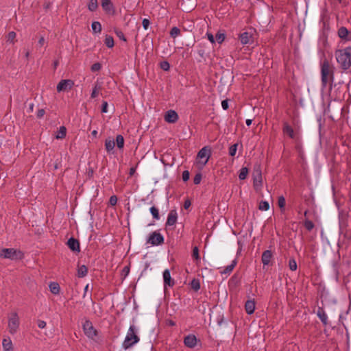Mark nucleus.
Listing matches in <instances>:
<instances>
[{"instance_id":"obj_1","label":"nucleus","mask_w":351,"mask_h":351,"mask_svg":"<svg viewBox=\"0 0 351 351\" xmlns=\"http://www.w3.org/2000/svg\"><path fill=\"white\" fill-rule=\"evenodd\" d=\"M335 58L339 67L343 71L349 69L351 66V47H346L335 51Z\"/></svg>"},{"instance_id":"obj_2","label":"nucleus","mask_w":351,"mask_h":351,"mask_svg":"<svg viewBox=\"0 0 351 351\" xmlns=\"http://www.w3.org/2000/svg\"><path fill=\"white\" fill-rule=\"evenodd\" d=\"M322 83L324 87L333 82L334 80V66L325 59L321 66Z\"/></svg>"},{"instance_id":"obj_3","label":"nucleus","mask_w":351,"mask_h":351,"mask_svg":"<svg viewBox=\"0 0 351 351\" xmlns=\"http://www.w3.org/2000/svg\"><path fill=\"white\" fill-rule=\"evenodd\" d=\"M140 339L136 334V329L134 325L130 326L125 340L123 343V348L128 349L139 341Z\"/></svg>"},{"instance_id":"obj_4","label":"nucleus","mask_w":351,"mask_h":351,"mask_svg":"<svg viewBox=\"0 0 351 351\" xmlns=\"http://www.w3.org/2000/svg\"><path fill=\"white\" fill-rule=\"evenodd\" d=\"M254 187L256 191L260 189L262 186V172L261 165L256 164L254 165V171L252 173Z\"/></svg>"},{"instance_id":"obj_5","label":"nucleus","mask_w":351,"mask_h":351,"mask_svg":"<svg viewBox=\"0 0 351 351\" xmlns=\"http://www.w3.org/2000/svg\"><path fill=\"white\" fill-rule=\"evenodd\" d=\"M19 326V318L16 312L11 313L9 321L8 328L10 333L14 334L16 332Z\"/></svg>"},{"instance_id":"obj_6","label":"nucleus","mask_w":351,"mask_h":351,"mask_svg":"<svg viewBox=\"0 0 351 351\" xmlns=\"http://www.w3.org/2000/svg\"><path fill=\"white\" fill-rule=\"evenodd\" d=\"M163 243V236L156 231L152 232L147 240V243L151 244L152 245H159Z\"/></svg>"},{"instance_id":"obj_7","label":"nucleus","mask_w":351,"mask_h":351,"mask_svg":"<svg viewBox=\"0 0 351 351\" xmlns=\"http://www.w3.org/2000/svg\"><path fill=\"white\" fill-rule=\"evenodd\" d=\"M210 155V149L207 147L201 149L197 156L198 162L201 163L202 166H204L208 161Z\"/></svg>"},{"instance_id":"obj_8","label":"nucleus","mask_w":351,"mask_h":351,"mask_svg":"<svg viewBox=\"0 0 351 351\" xmlns=\"http://www.w3.org/2000/svg\"><path fill=\"white\" fill-rule=\"evenodd\" d=\"M18 254L20 252L14 248H3L0 251V257L13 260L17 258Z\"/></svg>"},{"instance_id":"obj_9","label":"nucleus","mask_w":351,"mask_h":351,"mask_svg":"<svg viewBox=\"0 0 351 351\" xmlns=\"http://www.w3.org/2000/svg\"><path fill=\"white\" fill-rule=\"evenodd\" d=\"M255 29L248 28L245 32H243V45L252 44L254 40Z\"/></svg>"},{"instance_id":"obj_10","label":"nucleus","mask_w":351,"mask_h":351,"mask_svg":"<svg viewBox=\"0 0 351 351\" xmlns=\"http://www.w3.org/2000/svg\"><path fill=\"white\" fill-rule=\"evenodd\" d=\"M74 82L71 80H62L57 85V91L58 93L66 91L72 88Z\"/></svg>"},{"instance_id":"obj_11","label":"nucleus","mask_w":351,"mask_h":351,"mask_svg":"<svg viewBox=\"0 0 351 351\" xmlns=\"http://www.w3.org/2000/svg\"><path fill=\"white\" fill-rule=\"evenodd\" d=\"M83 329L85 334L89 338L93 339L97 336V332L93 326L92 323L90 321H86L83 325Z\"/></svg>"},{"instance_id":"obj_12","label":"nucleus","mask_w":351,"mask_h":351,"mask_svg":"<svg viewBox=\"0 0 351 351\" xmlns=\"http://www.w3.org/2000/svg\"><path fill=\"white\" fill-rule=\"evenodd\" d=\"M178 119V115L175 110H168L165 115V121L173 123H176Z\"/></svg>"},{"instance_id":"obj_13","label":"nucleus","mask_w":351,"mask_h":351,"mask_svg":"<svg viewBox=\"0 0 351 351\" xmlns=\"http://www.w3.org/2000/svg\"><path fill=\"white\" fill-rule=\"evenodd\" d=\"M197 338L194 335H189L184 339V345L190 348L195 347L197 345Z\"/></svg>"},{"instance_id":"obj_14","label":"nucleus","mask_w":351,"mask_h":351,"mask_svg":"<svg viewBox=\"0 0 351 351\" xmlns=\"http://www.w3.org/2000/svg\"><path fill=\"white\" fill-rule=\"evenodd\" d=\"M178 219V213L176 210H171L168 214L166 226H171L176 224Z\"/></svg>"},{"instance_id":"obj_15","label":"nucleus","mask_w":351,"mask_h":351,"mask_svg":"<svg viewBox=\"0 0 351 351\" xmlns=\"http://www.w3.org/2000/svg\"><path fill=\"white\" fill-rule=\"evenodd\" d=\"M67 245L73 252L80 251V243L78 240L74 239L73 237L70 238L67 241Z\"/></svg>"},{"instance_id":"obj_16","label":"nucleus","mask_w":351,"mask_h":351,"mask_svg":"<svg viewBox=\"0 0 351 351\" xmlns=\"http://www.w3.org/2000/svg\"><path fill=\"white\" fill-rule=\"evenodd\" d=\"M338 36L343 40H351V32L345 27H341L338 30Z\"/></svg>"},{"instance_id":"obj_17","label":"nucleus","mask_w":351,"mask_h":351,"mask_svg":"<svg viewBox=\"0 0 351 351\" xmlns=\"http://www.w3.org/2000/svg\"><path fill=\"white\" fill-rule=\"evenodd\" d=\"M164 286L173 287L174 285V280L171 278L170 271L169 269H165L163 272Z\"/></svg>"},{"instance_id":"obj_18","label":"nucleus","mask_w":351,"mask_h":351,"mask_svg":"<svg viewBox=\"0 0 351 351\" xmlns=\"http://www.w3.org/2000/svg\"><path fill=\"white\" fill-rule=\"evenodd\" d=\"M255 301L254 300H248L245 304V310L249 315L252 314L255 310Z\"/></svg>"},{"instance_id":"obj_19","label":"nucleus","mask_w":351,"mask_h":351,"mask_svg":"<svg viewBox=\"0 0 351 351\" xmlns=\"http://www.w3.org/2000/svg\"><path fill=\"white\" fill-rule=\"evenodd\" d=\"M272 258V253L270 250H265L262 254V263L263 265H267L270 263Z\"/></svg>"},{"instance_id":"obj_20","label":"nucleus","mask_w":351,"mask_h":351,"mask_svg":"<svg viewBox=\"0 0 351 351\" xmlns=\"http://www.w3.org/2000/svg\"><path fill=\"white\" fill-rule=\"evenodd\" d=\"M317 315L320 319L324 325L328 324V316L322 308L319 307L317 311Z\"/></svg>"},{"instance_id":"obj_21","label":"nucleus","mask_w":351,"mask_h":351,"mask_svg":"<svg viewBox=\"0 0 351 351\" xmlns=\"http://www.w3.org/2000/svg\"><path fill=\"white\" fill-rule=\"evenodd\" d=\"M283 132L291 138H294L295 137V134L293 128L287 123H285L283 125Z\"/></svg>"},{"instance_id":"obj_22","label":"nucleus","mask_w":351,"mask_h":351,"mask_svg":"<svg viewBox=\"0 0 351 351\" xmlns=\"http://www.w3.org/2000/svg\"><path fill=\"white\" fill-rule=\"evenodd\" d=\"M50 291L55 295H58L60 293V287L58 282H52L49 284Z\"/></svg>"},{"instance_id":"obj_23","label":"nucleus","mask_w":351,"mask_h":351,"mask_svg":"<svg viewBox=\"0 0 351 351\" xmlns=\"http://www.w3.org/2000/svg\"><path fill=\"white\" fill-rule=\"evenodd\" d=\"M101 88H102L101 84L98 82H96L93 88V91L91 93L90 97L92 99L97 97L99 95V91L101 90Z\"/></svg>"},{"instance_id":"obj_24","label":"nucleus","mask_w":351,"mask_h":351,"mask_svg":"<svg viewBox=\"0 0 351 351\" xmlns=\"http://www.w3.org/2000/svg\"><path fill=\"white\" fill-rule=\"evenodd\" d=\"M101 6L106 12H110L113 8V5L110 0H101Z\"/></svg>"},{"instance_id":"obj_25","label":"nucleus","mask_w":351,"mask_h":351,"mask_svg":"<svg viewBox=\"0 0 351 351\" xmlns=\"http://www.w3.org/2000/svg\"><path fill=\"white\" fill-rule=\"evenodd\" d=\"M2 345L5 351H10L12 350V343L10 338L3 339Z\"/></svg>"},{"instance_id":"obj_26","label":"nucleus","mask_w":351,"mask_h":351,"mask_svg":"<svg viewBox=\"0 0 351 351\" xmlns=\"http://www.w3.org/2000/svg\"><path fill=\"white\" fill-rule=\"evenodd\" d=\"M115 145V142L114 140H111L110 138L106 139L105 141V147L108 152H110L113 150Z\"/></svg>"},{"instance_id":"obj_27","label":"nucleus","mask_w":351,"mask_h":351,"mask_svg":"<svg viewBox=\"0 0 351 351\" xmlns=\"http://www.w3.org/2000/svg\"><path fill=\"white\" fill-rule=\"evenodd\" d=\"M88 273V268L85 265L79 266L77 269V276L79 278H83L86 276Z\"/></svg>"},{"instance_id":"obj_28","label":"nucleus","mask_w":351,"mask_h":351,"mask_svg":"<svg viewBox=\"0 0 351 351\" xmlns=\"http://www.w3.org/2000/svg\"><path fill=\"white\" fill-rule=\"evenodd\" d=\"M66 134V129L64 126H61L58 131V133L56 136L57 139H62L65 137Z\"/></svg>"},{"instance_id":"obj_29","label":"nucleus","mask_w":351,"mask_h":351,"mask_svg":"<svg viewBox=\"0 0 351 351\" xmlns=\"http://www.w3.org/2000/svg\"><path fill=\"white\" fill-rule=\"evenodd\" d=\"M92 29L95 33H100L101 31V25L98 21H94L91 25Z\"/></svg>"},{"instance_id":"obj_30","label":"nucleus","mask_w":351,"mask_h":351,"mask_svg":"<svg viewBox=\"0 0 351 351\" xmlns=\"http://www.w3.org/2000/svg\"><path fill=\"white\" fill-rule=\"evenodd\" d=\"M191 287L195 291H197L200 289V282L199 279L194 278L191 282Z\"/></svg>"},{"instance_id":"obj_31","label":"nucleus","mask_w":351,"mask_h":351,"mask_svg":"<svg viewBox=\"0 0 351 351\" xmlns=\"http://www.w3.org/2000/svg\"><path fill=\"white\" fill-rule=\"evenodd\" d=\"M116 143L119 149H122L124 146V138L122 135H117L116 137Z\"/></svg>"},{"instance_id":"obj_32","label":"nucleus","mask_w":351,"mask_h":351,"mask_svg":"<svg viewBox=\"0 0 351 351\" xmlns=\"http://www.w3.org/2000/svg\"><path fill=\"white\" fill-rule=\"evenodd\" d=\"M192 256L196 261V263H198V262H199L200 256L199 254V249L197 246H195L193 249Z\"/></svg>"},{"instance_id":"obj_33","label":"nucleus","mask_w":351,"mask_h":351,"mask_svg":"<svg viewBox=\"0 0 351 351\" xmlns=\"http://www.w3.org/2000/svg\"><path fill=\"white\" fill-rule=\"evenodd\" d=\"M98 7L97 1V0H89V3L88 5V10L93 12L97 10Z\"/></svg>"},{"instance_id":"obj_34","label":"nucleus","mask_w":351,"mask_h":351,"mask_svg":"<svg viewBox=\"0 0 351 351\" xmlns=\"http://www.w3.org/2000/svg\"><path fill=\"white\" fill-rule=\"evenodd\" d=\"M104 43H105V45L108 47V48H112L114 46V39L112 36H106V38H105V40H104Z\"/></svg>"},{"instance_id":"obj_35","label":"nucleus","mask_w":351,"mask_h":351,"mask_svg":"<svg viewBox=\"0 0 351 351\" xmlns=\"http://www.w3.org/2000/svg\"><path fill=\"white\" fill-rule=\"evenodd\" d=\"M150 213H152L153 218L154 219L158 220L160 219L159 211L156 207H155V206L151 207Z\"/></svg>"},{"instance_id":"obj_36","label":"nucleus","mask_w":351,"mask_h":351,"mask_svg":"<svg viewBox=\"0 0 351 351\" xmlns=\"http://www.w3.org/2000/svg\"><path fill=\"white\" fill-rule=\"evenodd\" d=\"M169 34L171 37L175 38L180 34V29L177 27H173L171 28Z\"/></svg>"},{"instance_id":"obj_37","label":"nucleus","mask_w":351,"mask_h":351,"mask_svg":"<svg viewBox=\"0 0 351 351\" xmlns=\"http://www.w3.org/2000/svg\"><path fill=\"white\" fill-rule=\"evenodd\" d=\"M259 209L263 211H266L269 208V204L267 201H261L259 204Z\"/></svg>"},{"instance_id":"obj_38","label":"nucleus","mask_w":351,"mask_h":351,"mask_svg":"<svg viewBox=\"0 0 351 351\" xmlns=\"http://www.w3.org/2000/svg\"><path fill=\"white\" fill-rule=\"evenodd\" d=\"M286 201L283 196H280L278 199V205L280 209H284L285 206Z\"/></svg>"},{"instance_id":"obj_39","label":"nucleus","mask_w":351,"mask_h":351,"mask_svg":"<svg viewBox=\"0 0 351 351\" xmlns=\"http://www.w3.org/2000/svg\"><path fill=\"white\" fill-rule=\"evenodd\" d=\"M237 146H238V143H235L234 145H232L230 149H229V154L231 156H234L237 152Z\"/></svg>"},{"instance_id":"obj_40","label":"nucleus","mask_w":351,"mask_h":351,"mask_svg":"<svg viewBox=\"0 0 351 351\" xmlns=\"http://www.w3.org/2000/svg\"><path fill=\"white\" fill-rule=\"evenodd\" d=\"M225 39V35L224 34H222V33H217L216 34V36H215V40L218 43H221Z\"/></svg>"},{"instance_id":"obj_41","label":"nucleus","mask_w":351,"mask_h":351,"mask_svg":"<svg viewBox=\"0 0 351 351\" xmlns=\"http://www.w3.org/2000/svg\"><path fill=\"white\" fill-rule=\"evenodd\" d=\"M304 226L308 231H311L314 228V224L311 221L306 219L304 221Z\"/></svg>"},{"instance_id":"obj_42","label":"nucleus","mask_w":351,"mask_h":351,"mask_svg":"<svg viewBox=\"0 0 351 351\" xmlns=\"http://www.w3.org/2000/svg\"><path fill=\"white\" fill-rule=\"evenodd\" d=\"M289 269L292 271H295L297 269V263L294 259L289 260Z\"/></svg>"},{"instance_id":"obj_43","label":"nucleus","mask_w":351,"mask_h":351,"mask_svg":"<svg viewBox=\"0 0 351 351\" xmlns=\"http://www.w3.org/2000/svg\"><path fill=\"white\" fill-rule=\"evenodd\" d=\"M235 265H236V261H233L231 265H230L226 267L223 273L227 274V273L231 272Z\"/></svg>"},{"instance_id":"obj_44","label":"nucleus","mask_w":351,"mask_h":351,"mask_svg":"<svg viewBox=\"0 0 351 351\" xmlns=\"http://www.w3.org/2000/svg\"><path fill=\"white\" fill-rule=\"evenodd\" d=\"M16 38V33L14 32H10L8 34V41L10 43H14V40Z\"/></svg>"},{"instance_id":"obj_45","label":"nucleus","mask_w":351,"mask_h":351,"mask_svg":"<svg viewBox=\"0 0 351 351\" xmlns=\"http://www.w3.org/2000/svg\"><path fill=\"white\" fill-rule=\"evenodd\" d=\"M101 68V65L100 63H95L93 64L92 66H91V71L95 72V71H99Z\"/></svg>"},{"instance_id":"obj_46","label":"nucleus","mask_w":351,"mask_h":351,"mask_svg":"<svg viewBox=\"0 0 351 351\" xmlns=\"http://www.w3.org/2000/svg\"><path fill=\"white\" fill-rule=\"evenodd\" d=\"M201 180H202L201 173H197L193 178V182L195 184H198L200 183Z\"/></svg>"},{"instance_id":"obj_47","label":"nucleus","mask_w":351,"mask_h":351,"mask_svg":"<svg viewBox=\"0 0 351 351\" xmlns=\"http://www.w3.org/2000/svg\"><path fill=\"white\" fill-rule=\"evenodd\" d=\"M160 67L164 71H168L169 69L170 66H169V64L168 62L164 61V62H161Z\"/></svg>"},{"instance_id":"obj_48","label":"nucleus","mask_w":351,"mask_h":351,"mask_svg":"<svg viewBox=\"0 0 351 351\" xmlns=\"http://www.w3.org/2000/svg\"><path fill=\"white\" fill-rule=\"evenodd\" d=\"M109 203L111 206H115L117 203V197L116 195H112L110 197Z\"/></svg>"},{"instance_id":"obj_49","label":"nucleus","mask_w":351,"mask_h":351,"mask_svg":"<svg viewBox=\"0 0 351 351\" xmlns=\"http://www.w3.org/2000/svg\"><path fill=\"white\" fill-rule=\"evenodd\" d=\"M190 177L189 172L188 171H184L182 173V180L183 181L186 182L189 180Z\"/></svg>"},{"instance_id":"obj_50","label":"nucleus","mask_w":351,"mask_h":351,"mask_svg":"<svg viewBox=\"0 0 351 351\" xmlns=\"http://www.w3.org/2000/svg\"><path fill=\"white\" fill-rule=\"evenodd\" d=\"M150 22L147 19H144L142 22V25L145 29H147L149 26Z\"/></svg>"},{"instance_id":"obj_51","label":"nucleus","mask_w":351,"mask_h":351,"mask_svg":"<svg viewBox=\"0 0 351 351\" xmlns=\"http://www.w3.org/2000/svg\"><path fill=\"white\" fill-rule=\"evenodd\" d=\"M116 34H117V36L120 39H121V40H123L124 41H126V38H125V36H124V34H123V33L122 32L118 31V32H116Z\"/></svg>"},{"instance_id":"obj_52","label":"nucleus","mask_w":351,"mask_h":351,"mask_svg":"<svg viewBox=\"0 0 351 351\" xmlns=\"http://www.w3.org/2000/svg\"><path fill=\"white\" fill-rule=\"evenodd\" d=\"M47 324L45 321L43 320H38V326L40 328H45Z\"/></svg>"},{"instance_id":"obj_53","label":"nucleus","mask_w":351,"mask_h":351,"mask_svg":"<svg viewBox=\"0 0 351 351\" xmlns=\"http://www.w3.org/2000/svg\"><path fill=\"white\" fill-rule=\"evenodd\" d=\"M107 108H108V103L107 101H103V104H102V108H101V112H107Z\"/></svg>"},{"instance_id":"obj_54","label":"nucleus","mask_w":351,"mask_h":351,"mask_svg":"<svg viewBox=\"0 0 351 351\" xmlns=\"http://www.w3.org/2000/svg\"><path fill=\"white\" fill-rule=\"evenodd\" d=\"M208 39L210 41V43H214L215 42V38L210 33H207Z\"/></svg>"},{"instance_id":"obj_55","label":"nucleus","mask_w":351,"mask_h":351,"mask_svg":"<svg viewBox=\"0 0 351 351\" xmlns=\"http://www.w3.org/2000/svg\"><path fill=\"white\" fill-rule=\"evenodd\" d=\"M221 106L223 110H227L228 108V103L227 100H223L221 102Z\"/></svg>"},{"instance_id":"obj_56","label":"nucleus","mask_w":351,"mask_h":351,"mask_svg":"<svg viewBox=\"0 0 351 351\" xmlns=\"http://www.w3.org/2000/svg\"><path fill=\"white\" fill-rule=\"evenodd\" d=\"M45 113V112L43 109L39 110L37 112V117L42 118L44 116Z\"/></svg>"},{"instance_id":"obj_57","label":"nucleus","mask_w":351,"mask_h":351,"mask_svg":"<svg viewBox=\"0 0 351 351\" xmlns=\"http://www.w3.org/2000/svg\"><path fill=\"white\" fill-rule=\"evenodd\" d=\"M248 174V169L246 167H243V180L245 178V177Z\"/></svg>"},{"instance_id":"obj_58","label":"nucleus","mask_w":351,"mask_h":351,"mask_svg":"<svg viewBox=\"0 0 351 351\" xmlns=\"http://www.w3.org/2000/svg\"><path fill=\"white\" fill-rule=\"evenodd\" d=\"M191 206V202L189 200L185 201L184 207L185 209H187Z\"/></svg>"},{"instance_id":"obj_59","label":"nucleus","mask_w":351,"mask_h":351,"mask_svg":"<svg viewBox=\"0 0 351 351\" xmlns=\"http://www.w3.org/2000/svg\"><path fill=\"white\" fill-rule=\"evenodd\" d=\"M129 271H130L129 267H127V266H126V267H124V268L123 269V272H124V273H125V276L128 274Z\"/></svg>"},{"instance_id":"obj_60","label":"nucleus","mask_w":351,"mask_h":351,"mask_svg":"<svg viewBox=\"0 0 351 351\" xmlns=\"http://www.w3.org/2000/svg\"><path fill=\"white\" fill-rule=\"evenodd\" d=\"M88 287H89V285H86V286L84 288V295H83V298L86 297V292H87L88 289Z\"/></svg>"},{"instance_id":"obj_61","label":"nucleus","mask_w":351,"mask_h":351,"mask_svg":"<svg viewBox=\"0 0 351 351\" xmlns=\"http://www.w3.org/2000/svg\"><path fill=\"white\" fill-rule=\"evenodd\" d=\"M44 43H45V39H44V38H43V37H41V38H40V40H38V44H39L40 45H43L44 44Z\"/></svg>"},{"instance_id":"obj_62","label":"nucleus","mask_w":351,"mask_h":351,"mask_svg":"<svg viewBox=\"0 0 351 351\" xmlns=\"http://www.w3.org/2000/svg\"><path fill=\"white\" fill-rule=\"evenodd\" d=\"M135 168L134 167H132L130 169V176H132L134 173H135Z\"/></svg>"},{"instance_id":"obj_63","label":"nucleus","mask_w":351,"mask_h":351,"mask_svg":"<svg viewBox=\"0 0 351 351\" xmlns=\"http://www.w3.org/2000/svg\"><path fill=\"white\" fill-rule=\"evenodd\" d=\"M247 125H250L251 123H252V119H247L246 121H245Z\"/></svg>"},{"instance_id":"obj_64","label":"nucleus","mask_w":351,"mask_h":351,"mask_svg":"<svg viewBox=\"0 0 351 351\" xmlns=\"http://www.w3.org/2000/svg\"><path fill=\"white\" fill-rule=\"evenodd\" d=\"M25 58H29V51L28 50H27V51H25Z\"/></svg>"}]
</instances>
